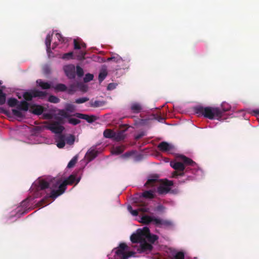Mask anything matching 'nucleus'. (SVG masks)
Wrapping results in <instances>:
<instances>
[{"mask_svg":"<svg viewBox=\"0 0 259 259\" xmlns=\"http://www.w3.org/2000/svg\"><path fill=\"white\" fill-rule=\"evenodd\" d=\"M172 181L166 180L164 183L158 187V192L160 194H166L170 190V187L173 186Z\"/></svg>","mask_w":259,"mask_h":259,"instance_id":"12","label":"nucleus"},{"mask_svg":"<svg viewBox=\"0 0 259 259\" xmlns=\"http://www.w3.org/2000/svg\"><path fill=\"white\" fill-rule=\"evenodd\" d=\"M145 136V133L144 132H141L138 134H137L136 136H135V139L136 140H139L140 139L142 138L143 136Z\"/></svg>","mask_w":259,"mask_h":259,"instance_id":"52","label":"nucleus"},{"mask_svg":"<svg viewBox=\"0 0 259 259\" xmlns=\"http://www.w3.org/2000/svg\"><path fill=\"white\" fill-rule=\"evenodd\" d=\"M97 155V152L95 150H91L87 153V156L89 161L92 160Z\"/></svg>","mask_w":259,"mask_h":259,"instance_id":"28","label":"nucleus"},{"mask_svg":"<svg viewBox=\"0 0 259 259\" xmlns=\"http://www.w3.org/2000/svg\"><path fill=\"white\" fill-rule=\"evenodd\" d=\"M156 182H157L156 179H150L148 180V181H147V182L145 184V185L153 186L154 185L155 183Z\"/></svg>","mask_w":259,"mask_h":259,"instance_id":"46","label":"nucleus"},{"mask_svg":"<svg viewBox=\"0 0 259 259\" xmlns=\"http://www.w3.org/2000/svg\"><path fill=\"white\" fill-rule=\"evenodd\" d=\"M65 141L68 145H72L74 144L75 141V137L73 135H69L65 138Z\"/></svg>","mask_w":259,"mask_h":259,"instance_id":"33","label":"nucleus"},{"mask_svg":"<svg viewBox=\"0 0 259 259\" xmlns=\"http://www.w3.org/2000/svg\"><path fill=\"white\" fill-rule=\"evenodd\" d=\"M47 128L53 133L58 134V135L62 134V133L65 129L63 126L59 124V122H52L50 123Z\"/></svg>","mask_w":259,"mask_h":259,"instance_id":"10","label":"nucleus"},{"mask_svg":"<svg viewBox=\"0 0 259 259\" xmlns=\"http://www.w3.org/2000/svg\"><path fill=\"white\" fill-rule=\"evenodd\" d=\"M83 70L79 66H76V74L78 76L81 77L83 75Z\"/></svg>","mask_w":259,"mask_h":259,"instance_id":"45","label":"nucleus"},{"mask_svg":"<svg viewBox=\"0 0 259 259\" xmlns=\"http://www.w3.org/2000/svg\"><path fill=\"white\" fill-rule=\"evenodd\" d=\"M252 112L254 113V115L255 116L259 115V109L254 110Z\"/></svg>","mask_w":259,"mask_h":259,"instance_id":"57","label":"nucleus"},{"mask_svg":"<svg viewBox=\"0 0 259 259\" xmlns=\"http://www.w3.org/2000/svg\"><path fill=\"white\" fill-rule=\"evenodd\" d=\"M48 101L51 103H58L59 102L60 99L56 96L51 95L49 97Z\"/></svg>","mask_w":259,"mask_h":259,"instance_id":"38","label":"nucleus"},{"mask_svg":"<svg viewBox=\"0 0 259 259\" xmlns=\"http://www.w3.org/2000/svg\"><path fill=\"white\" fill-rule=\"evenodd\" d=\"M107 71L106 69H102L99 73L98 79L100 82H102L107 75Z\"/></svg>","mask_w":259,"mask_h":259,"instance_id":"27","label":"nucleus"},{"mask_svg":"<svg viewBox=\"0 0 259 259\" xmlns=\"http://www.w3.org/2000/svg\"><path fill=\"white\" fill-rule=\"evenodd\" d=\"M27 200H28V199H25V200L23 202V203H25V202H26L27 201Z\"/></svg>","mask_w":259,"mask_h":259,"instance_id":"61","label":"nucleus"},{"mask_svg":"<svg viewBox=\"0 0 259 259\" xmlns=\"http://www.w3.org/2000/svg\"><path fill=\"white\" fill-rule=\"evenodd\" d=\"M105 102L102 101H91L90 102V106L94 108L103 106L105 105Z\"/></svg>","mask_w":259,"mask_h":259,"instance_id":"25","label":"nucleus"},{"mask_svg":"<svg viewBox=\"0 0 259 259\" xmlns=\"http://www.w3.org/2000/svg\"><path fill=\"white\" fill-rule=\"evenodd\" d=\"M130 110L133 113L138 114L142 111L143 107L141 104L138 102H134L131 105Z\"/></svg>","mask_w":259,"mask_h":259,"instance_id":"18","label":"nucleus"},{"mask_svg":"<svg viewBox=\"0 0 259 259\" xmlns=\"http://www.w3.org/2000/svg\"><path fill=\"white\" fill-rule=\"evenodd\" d=\"M125 131V130H122L117 132H115L113 140L116 142H119L124 140L126 137Z\"/></svg>","mask_w":259,"mask_h":259,"instance_id":"19","label":"nucleus"},{"mask_svg":"<svg viewBox=\"0 0 259 259\" xmlns=\"http://www.w3.org/2000/svg\"><path fill=\"white\" fill-rule=\"evenodd\" d=\"M1 84V82L0 81V84Z\"/></svg>","mask_w":259,"mask_h":259,"instance_id":"62","label":"nucleus"},{"mask_svg":"<svg viewBox=\"0 0 259 259\" xmlns=\"http://www.w3.org/2000/svg\"><path fill=\"white\" fill-rule=\"evenodd\" d=\"M44 111V108L40 105H34L31 107L30 111L34 114L41 115Z\"/></svg>","mask_w":259,"mask_h":259,"instance_id":"20","label":"nucleus"},{"mask_svg":"<svg viewBox=\"0 0 259 259\" xmlns=\"http://www.w3.org/2000/svg\"><path fill=\"white\" fill-rule=\"evenodd\" d=\"M156 209L157 210L161 211L164 209V207L162 205H160L157 207Z\"/></svg>","mask_w":259,"mask_h":259,"instance_id":"58","label":"nucleus"},{"mask_svg":"<svg viewBox=\"0 0 259 259\" xmlns=\"http://www.w3.org/2000/svg\"><path fill=\"white\" fill-rule=\"evenodd\" d=\"M89 100V99L87 97H83V98H80L78 99H77L75 100V103L77 104H81L83 103L88 101Z\"/></svg>","mask_w":259,"mask_h":259,"instance_id":"44","label":"nucleus"},{"mask_svg":"<svg viewBox=\"0 0 259 259\" xmlns=\"http://www.w3.org/2000/svg\"><path fill=\"white\" fill-rule=\"evenodd\" d=\"M77 160V156H74L68 163L67 167L71 168L74 166Z\"/></svg>","mask_w":259,"mask_h":259,"instance_id":"40","label":"nucleus"},{"mask_svg":"<svg viewBox=\"0 0 259 259\" xmlns=\"http://www.w3.org/2000/svg\"><path fill=\"white\" fill-rule=\"evenodd\" d=\"M53 179H52L49 183L44 179H38L37 181L35 182L32 186V190H35L36 192H39L40 191L45 190L46 189L50 187L51 189L55 190L56 188H53L51 185V183Z\"/></svg>","mask_w":259,"mask_h":259,"instance_id":"5","label":"nucleus"},{"mask_svg":"<svg viewBox=\"0 0 259 259\" xmlns=\"http://www.w3.org/2000/svg\"><path fill=\"white\" fill-rule=\"evenodd\" d=\"M154 118L159 121H162L164 119V118L163 117H162L161 116L158 115H155Z\"/></svg>","mask_w":259,"mask_h":259,"instance_id":"55","label":"nucleus"},{"mask_svg":"<svg viewBox=\"0 0 259 259\" xmlns=\"http://www.w3.org/2000/svg\"><path fill=\"white\" fill-rule=\"evenodd\" d=\"M79 181V179L76 180L75 176L71 175L66 180L62 182V180L60 178H53L51 183V185L53 188H58V189L51 190L50 194H47L46 196L42 198L38 203L39 207H43L49 204L48 200L49 198L56 199L59 196L64 193L66 189L67 185H72L75 182L77 184Z\"/></svg>","mask_w":259,"mask_h":259,"instance_id":"1","label":"nucleus"},{"mask_svg":"<svg viewBox=\"0 0 259 259\" xmlns=\"http://www.w3.org/2000/svg\"><path fill=\"white\" fill-rule=\"evenodd\" d=\"M171 166L174 168L176 171L172 174L173 178H177L178 176H183L184 175V170L185 169V166L182 162H175L170 163Z\"/></svg>","mask_w":259,"mask_h":259,"instance_id":"8","label":"nucleus"},{"mask_svg":"<svg viewBox=\"0 0 259 259\" xmlns=\"http://www.w3.org/2000/svg\"><path fill=\"white\" fill-rule=\"evenodd\" d=\"M73 53L70 52L65 54H64L62 57V58L64 60H69L73 58Z\"/></svg>","mask_w":259,"mask_h":259,"instance_id":"37","label":"nucleus"},{"mask_svg":"<svg viewBox=\"0 0 259 259\" xmlns=\"http://www.w3.org/2000/svg\"><path fill=\"white\" fill-rule=\"evenodd\" d=\"M77 87L75 84H70L68 88H67L66 92L68 94L72 95L77 90Z\"/></svg>","mask_w":259,"mask_h":259,"instance_id":"31","label":"nucleus"},{"mask_svg":"<svg viewBox=\"0 0 259 259\" xmlns=\"http://www.w3.org/2000/svg\"><path fill=\"white\" fill-rule=\"evenodd\" d=\"M133 152L132 151L131 152H127L124 153L122 155V157L124 158H127L129 157L130 156H131L133 154Z\"/></svg>","mask_w":259,"mask_h":259,"instance_id":"54","label":"nucleus"},{"mask_svg":"<svg viewBox=\"0 0 259 259\" xmlns=\"http://www.w3.org/2000/svg\"><path fill=\"white\" fill-rule=\"evenodd\" d=\"M115 132L110 129H106L103 133L104 137L106 138L113 139Z\"/></svg>","mask_w":259,"mask_h":259,"instance_id":"26","label":"nucleus"},{"mask_svg":"<svg viewBox=\"0 0 259 259\" xmlns=\"http://www.w3.org/2000/svg\"><path fill=\"white\" fill-rule=\"evenodd\" d=\"M16 108L12 110L13 114L17 117L23 118L24 115L21 110L27 111L29 108V104L26 101H19Z\"/></svg>","mask_w":259,"mask_h":259,"instance_id":"6","label":"nucleus"},{"mask_svg":"<svg viewBox=\"0 0 259 259\" xmlns=\"http://www.w3.org/2000/svg\"><path fill=\"white\" fill-rule=\"evenodd\" d=\"M87 48V45L85 43L81 42V48L85 49Z\"/></svg>","mask_w":259,"mask_h":259,"instance_id":"59","label":"nucleus"},{"mask_svg":"<svg viewBox=\"0 0 259 259\" xmlns=\"http://www.w3.org/2000/svg\"><path fill=\"white\" fill-rule=\"evenodd\" d=\"M128 248V247L125 243H121L116 248L115 254L120 259H122L124 255H125V251Z\"/></svg>","mask_w":259,"mask_h":259,"instance_id":"14","label":"nucleus"},{"mask_svg":"<svg viewBox=\"0 0 259 259\" xmlns=\"http://www.w3.org/2000/svg\"><path fill=\"white\" fill-rule=\"evenodd\" d=\"M141 222L145 225H149L153 223L155 225L160 227H169L172 226L173 225L172 222L169 220H163L148 215H145L142 217Z\"/></svg>","mask_w":259,"mask_h":259,"instance_id":"4","label":"nucleus"},{"mask_svg":"<svg viewBox=\"0 0 259 259\" xmlns=\"http://www.w3.org/2000/svg\"><path fill=\"white\" fill-rule=\"evenodd\" d=\"M181 160L183 161V163L185 165L194 166L196 164V163L193 161L191 159L186 157L185 156H181Z\"/></svg>","mask_w":259,"mask_h":259,"instance_id":"22","label":"nucleus"},{"mask_svg":"<svg viewBox=\"0 0 259 259\" xmlns=\"http://www.w3.org/2000/svg\"><path fill=\"white\" fill-rule=\"evenodd\" d=\"M94 78V75L90 73H87L85 74L83 80L85 82H88L93 80Z\"/></svg>","mask_w":259,"mask_h":259,"instance_id":"41","label":"nucleus"},{"mask_svg":"<svg viewBox=\"0 0 259 259\" xmlns=\"http://www.w3.org/2000/svg\"><path fill=\"white\" fill-rule=\"evenodd\" d=\"M193 109L198 116H203L210 120L220 119L222 117V111L220 107L198 105L194 107Z\"/></svg>","mask_w":259,"mask_h":259,"instance_id":"2","label":"nucleus"},{"mask_svg":"<svg viewBox=\"0 0 259 259\" xmlns=\"http://www.w3.org/2000/svg\"><path fill=\"white\" fill-rule=\"evenodd\" d=\"M63 70L66 75L69 79H74L75 77V67L73 64H69L64 67Z\"/></svg>","mask_w":259,"mask_h":259,"instance_id":"13","label":"nucleus"},{"mask_svg":"<svg viewBox=\"0 0 259 259\" xmlns=\"http://www.w3.org/2000/svg\"><path fill=\"white\" fill-rule=\"evenodd\" d=\"M136 243H140V246L137 248V250L138 253H148L153 249L152 244L148 243L145 239L138 240Z\"/></svg>","mask_w":259,"mask_h":259,"instance_id":"9","label":"nucleus"},{"mask_svg":"<svg viewBox=\"0 0 259 259\" xmlns=\"http://www.w3.org/2000/svg\"><path fill=\"white\" fill-rule=\"evenodd\" d=\"M107 61H112L116 63H119L122 61V59L121 57H120L118 55H117L116 56H113L112 57L108 58L107 59Z\"/></svg>","mask_w":259,"mask_h":259,"instance_id":"34","label":"nucleus"},{"mask_svg":"<svg viewBox=\"0 0 259 259\" xmlns=\"http://www.w3.org/2000/svg\"><path fill=\"white\" fill-rule=\"evenodd\" d=\"M74 49L75 50H79L81 49V43L78 41L76 39H74Z\"/></svg>","mask_w":259,"mask_h":259,"instance_id":"49","label":"nucleus"},{"mask_svg":"<svg viewBox=\"0 0 259 259\" xmlns=\"http://www.w3.org/2000/svg\"><path fill=\"white\" fill-rule=\"evenodd\" d=\"M54 88L55 90L59 92H65L67 89L66 85L63 83H58Z\"/></svg>","mask_w":259,"mask_h":259,"instance_id":"29","label":"nucleus"},{"mask_svg":"<svg viewBox=\"0 0 259 259\" xmlns=\"http://www.w3.org/2000/svg\"><path fill=\"white\" fill-rule=\"evenodd\" d=\"M115 88L114 85L113 83H109L107 87L108 90H112Z\"/></svg>","mask_w":259,"mask_h":259,"instance_id":"56","label":"nucleus"},{"mask_svg":"<svg viewBox=\"0 0 259 259\" xmlns=\"http://www.w3.org/2000/svg\"><path fill=\"white\" fill-rule=\"evenodd\" d=\"M74 116L77 118L84 119L89 123L93 122L97 119V117L95 115H89L79 113H75Z\"/></svg>","mask_w":259,"mask_h":259,"instance_id":"16","label":"nucleus"},{"mask_svg":"<svg viewBox=\"0 0 259 259\" xmlns=\"http://www.w3.org/2000/svg\"><path fill=\"white\" fill-rule=\"evenodd\" d=\"M37 84L42 89L47 90L51 88V84L48 82H44L41 79H39L36 80Z\"/></svg>","mask_w":259,"mask_h":259,"instance_id":"21","label":"nucleus"},{"mask_svg":"<svg viewBox=\"0 0 259 259\" xmlns=\"http://www.w3.org/2000/svg\"><path fill=\"white\" fill-rule=\"evenodd\" d=\"M157 147L158 149L162 152H170L174 149V146L166 142L160 143Z\"/></svg>","mask_w":259,"mask_h":259,"instance_id":"15","label":"nucleus"},{"mask_svg":"<svg viewBox=\"0 0 259 259\" xmlns=\"http://www.w3.org/2000/svg\"><path fill=\"white\" fill-rule=\"evenodd\" d=\"M144 239L152 244L158 239V236L155 234H151L150 229L147 227L138 229L136 233L133 234L131 236V240L133 243H136L138 240H143Z\"/></svg>","mask_w":259,"mask_h":259,"instance_id":"3","label":"nucleus"},{"mask_svg":"<svg viewBox=\"0 0 259 259\" xmlns=\"http://www.w3.org/2000/svg\"><path fill=\"white\" fill-rule=\"evenodd\" d=\"M86 54V53L84 51H80L78 55L77 56V59L79 60H81L84 59V56Z\"/></svg>","mask_w":259,"mask_h":259,"instance_id":"47","label":"nucleus"},{"mask_svg":"<svg viewBox=\"0 0 259 259\" xmlns=\"http://www.w3.org/2000/svg\"><path fill=\"white\" fill-rule=\"evenodd\" d=\"M18 103H19V101L14 98H9L7 100V104L10 107H17Z\"/></svg>","mask_w":259,"mask_h":259,"instance_id":"24","label":"nucleus"},{"mask_svg":"<svg viewBox=\"0 0 259 259\" xmlns=\"http://www.w3.org/2000/svg\"><path fill=\"white\" fill-rule=\"evenodd\" d=\"M55 119L57 120L56 122H59L60 125V124H63L64 123V120L61 117L57 116L55 117Z\"/></svg>","mask_w":259,"mask_h":259,"instance_id":"53","label":"nucleus"},{"mask_svg":"<svg viewBox=\"0 0 259 259\" xmlns=\"http://www.w3.org/2000/svg\"><path fill=\"white\" fill-rule=\"evenodd\" d=\"M184 253L182 251L176 253L174 256V259H184Z\"/></svg>","mask_w":259,"mask_h":259,"instance_id":"43","label":"nucleus"},{"mask_svg":"<svg viewBox=\"0 0 259 259\" xmlns=\"http://www.w3.org/2000/svg\"><path fill=\"white\" fill-rule=\"evenodd\" d=\"M127 210L133 215L137 216L139 214V211L142 212H149V208L147 207V205L144 203L142 204L138 209L133 210L131 205L127 206Z\"/></svg>","mask_w":259,"mask_h":259,"instance_id":"11","label":"nucleus"},{"mask_svg":"<svg viewBox=\"0 0 259 259\" xmlns=\"http://www.w3.org/2000/svg\"><path fill=\"white\" fill-rule=\"evenodd\" d=\"M6 95L0 89V105H3L6 102Z\"/></svg>","mask_w":259,"mask_h":259,"instance_id":"36","label":"nucleus"},{"mask_svg":"<svg viewBox=\"0 0 259 259\" xmlns=\"http://www.w3.org/2000/svg\"><path fill=\"white\" fill-rule=\"evenodd\" d=\"M65 109L67 111L72 112L74 110V106L72 104H68L66 105Z\"/></svg>","mask_w":259,"mask_h":259,"instance_id":"51","label":"nucleus"},{"mask_svg":"<svg viewBox=\"0 0 259 259\" xmlns=\"http://www.w3.org/2000/svg\"><path fill=\"white\" fill-rule=\"evenodd\" d=\"M56 36L59 42H64L65 41L66 38L64 37L60 33H57L56 34Z\"/></svg>","mask_w":259,"mask_h":259,"instance_id":"48","label":"nucleus"},{"mask_svg":"<svg viewBox=\"0 0 259 259\" xmlns=\"http://www.w3.org/2000/svg\"><path fill=\"white\" fill-rule=\"evenodd\" d=\"M68 122L70 124H72L74 125H77V124L80 122V120L73 118H68Z\"/></svg>","mask_w":259,"mask_h":259,"instance_id":"42","label":"nucleus"},{"mask_svg":"<svg viewBox=\"0 0 259 259\" xmlns=\"http://www.w3.org/2000/svg\"><path fill=\"white\" fill-rule=\"evenodd\" d=\"M142 196L146 198L152 199L154 197L153 192L151 190L145 191L142 193Z\"/></svg>","mask_w":259,"mask_h":259,"instance_id":"32","label":"nucleus"},{"mask_svg":"<svg viewBox=\"0 0 259 259\" xmlns=\"http://www.w3.org/2000/svg\"><path fill=\"white\" fill-rule=\"evenodd\" d=\"M136 253L134 251H129L126 252L125 255L123 256L122 259H127L128 257L134 256Z\"/></svg>","mask_w":259,"mask_h":259,"instance_id":"50","label":"nucleus"},{"mask_svg":"<svg viewBox=\"0 0 259 259\" xmlns=\"http://www.w3.org/2000/svg\"><path fill=\"white\" fill-rule=\"evenodd\" d=\"M55 142L57 143V146L59 148H63L65 145V136L64 135L60 134L56 136Z\"/></svg>","mask_w":259,"mask_h":259,"instance_id":"17","label":"nucleus"},{"mask_svg":"<svg viewBox=\"0 0 259 259\" xmlns=\"http://www.w3.org/2000/svg\"><path fill=\"white\" fill-rule=\"evenodd\" d=\"M4 113L6 115H8V113H9V112H8V111H5L4 112Z\"/></svg>","mask_w":259,"mask_h":259,"instance_id":"60","label":"nucleus"},{"mask_svg":"<svg viewBox=\"0 0 259 259\" xmlns=\"http://www.w3.org/2000/svg\"><path fill=\"white\" fill-rule=\"evenodd\" d=\"M58 114L64 118H69L70 115L64 110H60L58 111Z\"/></svg>","mask_w":259,"mask_h":259,"instance_id":"39","label":"nucleus"},{"mask_svg":"<svg viewBox=\"0 0 259 259\" xmlns=\"http://www.w3.org/2000/svg\"><path fill=\"white\" fill-rule=\"evenodd\" d=\"M220 109L222 111V116L224 113L229 111L231 109V107L227 104L223 103L222 104L221 107H220Z\"/></svg>","mask_w":259,"mask_h":259,"instance_id":"35","label":"nucleus"},{"mask_svg":"<svg viewBox=\"0 0 259 259\" xmlns=\"http://www.w3.org/2000/svg\"><path fill=\"white\" fill-rule=\"evenodd\" d=\"M47 93L46 92L33 90L24 92L23 96L26 101H30L32 100L33 98L39 97L43 98L45 97Z\"/></svg>","mask_w":259,"mask_h":259,"instance_id":"7","label":"nucleus"},{"mask_svg":"<svg viewBox=\"0 0 259 259\" xmlns=\"http://www.w3.org/2000/svg\"><path fill=\"white\" fill-rule=\"evenodd\" d=\"M124 150V147L123 146H116L113 148L112 153L116 155H118L122 153Z\"/></svg>","mask_w":259,"mask_h":259,"instance_id":"30","label":"nucleus"},{"mask_svg":"<svg viewBox=\"0 0 259 259\" xmlns=\"http://www.w3.org/2000/svg\"><path fill=\"white\" fill-rule=\"evenodd\" d=\"M53 33L48 34L46 38L45 44L47 47V51L49 53L51 51V44L52 38Z\"/></svg>","mask_w":259,"mask_h":259,"instance_id":"23","label":"nucleus"}]
</instances>
